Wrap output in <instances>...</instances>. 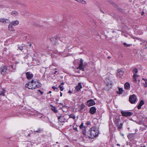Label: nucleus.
Wrapping results in <instances>:
<instances>
[{"label": "nucleus", "mask_w": 147, "mask_h": 147, "mask_svg": "<svg viewBox=\"0 0 147 147\" xmlns=\"http://www.w3.org/2000/svg\"><path fill=\"white\" fill-rule=\"evenodd\" d=\"M89 132L90 136L88 135V137L89 138L93 139L96 137L98 134V131L97 129L94 127H93L89 130Z\"/></svg>", "instance_id": "f257e3e1"}, {"label": "nucleus", "mask_w": 147, "mask_h": 147, "mask_svg": "<svg viewBox=\"0 0 147 147\" xmlns=\"http://www.w3.org/2000/svg\"><path fill=\"white\" fill-rule=\"evenodd\" d=\"M105 82L106 84V86L104 89L105 90H108L112 87V82L109 78H107L105 79Z\"/></svg>", "instance_id": "f03ea898"}, {"label": "nucleus", "mask_w": 147, "mask_h": 147, "mask_svg": "<svg viewBox=\"0 0 147 147\" xmlns=\"http://www.w3.org/2000/svg\"><path fill=\"white\" fill-rule=\"evenodd\" d=\"M34 81L32 80L31 82H28L25 85L26 87L28 88L29 89H34Z\"/></svg>", "instance_id": "7ed1b4c3"}, {"label": "nucleus", "mask_w": 147, "mask_h": 147, "mask_svg": "<svg viewBox=\"0 0 147 147\" xmlns=\"http://www.w3.org/2000/svg\"><path fill=\"white\" fill-rule=\"evenodd\" d=\"M137 98L134 94L130 96L129 98V102L132 103H134L136 100Z\"/></svg>", "instance_id": "20e7f679"}, {"label": "nucleus", "mask_w": 147, "mask_h": 147, "mask_svg": "<svg viewBox=\"0 0 147 147\" xmlns=\"http://www.w3.org/2000/svg\"><path fill=\"white\" fill-rule=\"evenodd\" d=\"M122 115L124 117L130 116L133 114V113L131 112H127L122 111L121 112Z\"/></svg>", "instance_id": "39448f33"}, {"label": "nucleus", "mask_w": 147, "mask_h": 147, "mask_svg": "<svg viewBox=\"0 0 147 147\" xmlns=\"http://www.w3.org/2000/svg\"><path fill=\"white\" fill-rule=\"evenodd\" d=\"M95 104L94 101L92 99L88 100L86 102V105L88 107H90L94 105Z\"/></svg>", "instance_id": "423d86ee"}, {"label": "nucleus", "mask_w": 147, "mask_h": 147, "mask_svg": "<svg viewBox=\"0 0 147 147\" xmlns=\"http://www.w3.org/2000/svg\"><path fill=\"white\" fill-rule=\"evenodd\" d=\"M34 82H34V87L35 88V89L37 88H40L41 87L42 84L38 81H34Z\"/></svg>", "instance_id": "0eeeda50"}, {"label": "nucleus", "mask_w": 147, "mask_h": 147, "mask_svg": "<svg viewBox=\"0 0 147 147\" xmlns=\"http://www.w3.org/2000/svg\"><path fill=\"white\" fill-rule=\"evenodd\" d=\"M26 78L28 80L31 79L33 77V75L30 72H27L26 73Z\"/></svg>", "instance_id": "6e6552de"}, {"label": "nucleus", "mask_w": 147, "mask_h": 147, "mask_svg": "<svg viewBox=\"0 0 147 147\" xmlns=\"http://www.w3.org/2000/svg\"><path fill=\"white\" fill-rule=\"evenodd\" d=\"M19 22L18 21L16 20L13 21L10 23V26H16L18 24Z\"/></svg>", "instance_id": "1a4fd4ad"}, {"label": "nucleus", "mask_w": 147, "mask_h": 147, "mask_svg": "<svg viewBox=\"0 0 147 147\" xmlns=\"http://www.w3.org/2000/svg\"><path fill=\"white\" fill-rule=\"evenodd\" d=\"M96 111V108L94 107H92L90 108V113L92 114H94Z\"/></svg>", "instance_id": "9d476101"}, {"label": "nucleus", "mask_w": 147, "mask_h": 147, "mask_svg": "<svg viewBox=\"0 0 147 147\" xmlns=\"http://www.w3.org/2000/svg\"><path fill=\"white\" fill-rule=\"evenodd\" d=\"M113 121L116 125H118L120 121V117H115Z\"/></svg>", "instance_id": "9b49d317"}, {"label": "nucleus", "mask_w": 147, "mask_h": 147, "mask_svg": "<svg viewBox=\"0 0 147 147\" xmlns=\"http://www.w3.org/2000/svg\"><path fill=\"white\" fill-rule=\"evenodd\" d=\"M124 72L123 71L121 70H118L117 73V76L118 77L121 78L123 75Z\"/></svg>", "instance_id": "f8f14e48"}, {"label": "nucleus", "mask_w": 147, "mask_h": 147, "mask_svg": "<svg viewBox=\"0 0 147 147\" xmlns=\"http://www.w3.org/2000/svg\"><path fill=\"white\" fill-rule=\"evenodd\" d=\"M58 119L59 121H61L62 122H65V118L64 117L62 116V115L58 116Z\"/></svg>", "instance_id": "ddd939ff"}, {"label": "nucleus", "mask_w": 147, "mask_h": 147, "mask_svg": "<svg viewBox=\"0 0 147 147\" xmlns=\"http://www.w3.org/2000/svg\"><path fill=\"white\" fill-rule=\"evenodd\" d=\"M77 69H79L80 70H81L83 71H84V66L83 64H81V63H80L79 64L78 67L77 68Z\"/></svg>", "instance_id": "4468645a"}, {"label": "nucleus", "mask_w": 147, "mask_h": 147, "mask_svg": "<svg viewBox=\"0 0 147 147\" xmlns=\"http://www.w3.org/2000/svg\"><path fill=\"white\" fill-rule=\"evenodd\" d=\"M82 88L80 83H78V85L76 86V89L77 92H79L80 90V89Z\"/></svg>", "instance_id": "2eb2a0df"}, {"label": "nucleus", "mask_w": 147, "mask_h": 147, "mask_svg": "<svg viewBox=\"0 0 147 147\" xmlns=\"http://www.w3.org/2000/svg\"><path fill=\"white\" fill-rule=\"evenodd\" d=\"M7 70V67L5 66H4L3 67L1 68V74L4 75L5 72H6Z\"/></svg>", "instance_id": "dca6fc26"}, {"label": "nucleus", "mask_w": 147, "mask_h": 147, "mask_svg": "<svg viewBox=\"0 0 147 147\" xmlns=\"http://www.w3.org/2000/svg\"><path fill=\"white\" fill-rule=\"evenodd\" d=\"M144 101L142 100L140 102L139 105H138L137 108L138 109H140L141 108L142 106L144 104Z\"/></svg>", "instance_id": "f3484780"}, {"label": "nucleus", "mask_w": 147, "mask_h": 147, "mask_svg": "<svg viewBox=\"0 0 147 147\" xmlns=\"http://www.w3.org/2000/svg\"><path fill=\"white\" fill-rule=\"evenodd\" d=\"M43 131V129L42 128H39L37 129H34V131L37 133H42Z\"/></svg>", "instance_id": "a211bd4d"}, {"label": "nucleus", "mask_w": 147, "mask_h": 147, "mask_svg": "<svg viewBox=\"0 0 147 147\" xmlns=\"http://www.w3.org/2000/svg\"><path fill=\"white\" fill-rule=\"evenodd\" d=\"M11 15L15 17L17 16L18 15V13L17 11H14L11 12Z\"/></svg>", "instance_id": "6ab92c4d"}, {"label": "nucleus", "mask_w": 147, "mask_h": 147, "mask_svg": "<svg viewBox=\"0 0 147 147\" xmlns=\"http://www.w3.org/2000/svg\"><path fill=\"white\" fill-rule=\"evenodd\" d=\"M138 69L136 68H134L133 71V72L134 74L133 76L134 77L135 76H138L137 75V73H138Z\"/></svg>", "instance_id": "aec40b11"}, {"label": "nucleus", "mask_w": 147, "mask_h": 147, "mask_svg": "<svg viewBox=\"0 0 147 147\" xmlns=\"http://www.w3.org/2000/svg\"><path fill=\"white\" fill-rule=\"evenodd\" d=\"M86 107L85 105L82 103L80 106L79 108L80 111V112L82 111V110L85 107Z\"/></svg>", "instance_id": "412c9836"}, {"label": "nucleus", "mask_w": 147, "mask_h": 147, "mask_svg": "<svg viewBox=\"0 0 147 147\" xmlns=\"http://www.w3.org/2000/svg\"><path fill=\"white\" fill-rule=\"evenodd\" d=\"M86 129L85 128H84V129H83L82 130V134H83V135H84V136L82 138V139H83V140H84L85 139H84V138L85 137L86 138Z\"/></svg>", "instance_id": "4be33fe9"}, {"label": "nucleus", "mask_w": 147, "mask_h": 147, "mask_svg": "<svg viewBox=\"0 0 147 147\" xmlns=\"http://www.w3.org/2000/svg\"><path fill=\"white\" fill-rule=\"evenodd\" d=\"M125 88L126 89H128L130 88V85L129 83L126 82L124 84Z\"/></svg>", "instance_id": "5701e85b"}, {"label": "nucleus", "mask_w": 147, "mask_h": 147, "mask_svg": "<svg viewBox=\"0 0 147 147\" xmlns=\"http://www.w3.org/2000/svg\"><path fill=\"white\" fill-rule=\"evenodd\" d=\"M8 20L7 19H5L4 18H1L0 19V22L3 23H7Z\"/></svg>", "instance_id": "b1692460"}, {"label": "nucleus", "mask_w": 147, "mask_h": 147, "mask_svg": "<svg viewBox=\"0 0 147 147\" xmlns=\"http://www.w3.org/2000/svg\"><path fill=\"white\" fill-rule=\"evenodd\" d=\"M57 38H59V37H57V36H55L53 37L50 38V39L51 41L53 43V42H54V41Z\"/></svg>", "instance_id": "393cba45"}, {"label": "nucleus", "mask_w": 147, "mask_h": 147, "mask_svg": "<svg viewBox=\"0 0 147 147\" xmlns=\"http://www.w3.org/2000/svg\"><path fill=\"white\" fill-rule=\"evenodd\" d=\"M123 124L122 123H120V124H119L118 125H116L117 126V129H118L120 130L122 128V126Z\"/></svg>", "instance_id": "a878e982"}, {"label": "nucleus", "mask_w": 147, "mask_h": 147, "mask_svg": "<svg viewBox=\"0 0 147 147\" xmlns=\"http://www.w3.org/2000/svg\"><path fill=\"white\" fill-rule=\"evenodd\" d=\"M123 91V89L122 88H119L118 91H117V94H121L122 93Z\"/></svg>", "instance_id": "bb28decb"}, {"label": "nucleus", "mask_w": 147, "mask_h": 147, "mask_svg": "<svg viewBox=\"0 0 147 147\" xmlns=\"http://www.w3.org/2000/svg\"><path fill=\"white\" fill-rule=\"evenodd\" d=\"M5 90L4 89H3L2 90L0 91V95H2L3 96H5Z\"/></svg>", "instance_id": "cd10ccee"}, {"label": "nucleus", "mask_w": 147, "mask_h": 147, "mask_svg": "<svg viewBox=\"0 0 147 147\" xmlns=\"http://www.w3.org/2000/svg\"><path fill=\"white\" fill-rule=\"evenodd\" d=\"M25 48V47L23 45H22V46L19 45L18 47V49L21 51L23 50Z\"/></svg>", "instance_id": "c85d7f7f"}, {"label": "nucleus", "mask_w": 147, "mask_h": 147, "mask_svg": "<svg viewBox=\"0 0 147 147\" xmlns=\"http://www.w3.org/2000/svg\"><path fill=\"white\" fill-rule=\"evenodd\" d=\"M51 109L55 113H57L58 111L56 109L55 107L53 106H52Z\"/></svg>", "instance_id": "c756f323"}, {"label": "nucleus", "mask_w": 147, "mask_h": 147, "mask_svg": "<svg viewBox=\"0 0 147 147\" xmlns=\"http://www.w3.org/2000/svg\"><path fill=\"white\" fill-rule=\"evenodd\" d=\"M59 38L58 39H56L54 41V42H53V44L54 45H58L59 43L57 42V40H59Z\"/></svg>", "instance_id": "7c9ffc66"}, {"label": "nucleus", "mask_w": 147, "mask_h": 147, "mask_svg": "<svg viewBox=\"0 0 147 147\" xmlns=\"http://www.w3.org/2000/svg\"><path fill=\"white\" fill-rule=\"evenodd\" d=\"M69 118H71L75 119L76 118L75 116L72 114H70L69 115Z\"/></svg>", "instance_id": "2f4dec72"}, {"label": "nucleus", "mask_w": 147, "mask_h": 147, "mask_svg": "<svg viewBox=\"0 0 147 147\" xmlns=\"http://www.w3.org/2000/svg\"><path fill=\"white\" fill-rule=\"evenodd\" d=\"M79 127L81 129H82L83 128H85L84 126V123L83 122H82L81 125H80L79 126Z\"/></svg>", "instance_id": "473e14b6"}, {"label": "nucleus", "mask_w": 147, "mask_h": 147, "mask_svg": "<svg viewBox=\"0 0 147 147\" xmlns=\"http://www.w3.org/2000/svg\"><path fill=\"white\" fill-rule=\"evenodd\" d=\"M138 76H133V81L134 82H137V78L136 77Z\"/></svg>", "instance_id": "72a5a7b5"}, {"label": "nucleus", "mask_w": 147, "mask_h": 147, "mask_svg": "<svg viewBox=\"0 0 147 147\" xmlns=\"http://www.w3.org/2000/svg\"><path fill=\"white\" fill-rule=\"evenodd\" d=\"M79 3H82L83 4H86V2L83 0H80Z\"/></svg>", "instance_id": "f704fd0d"}, {"label": "nucleus", "mask_w": 147, "mask_h": 147, "mask_svg": "<svg viewBox=\"0 0 147 147\" xmlns=\"http://www.w3.org/2000/svg\"><path fill=\"white\" fill-rule=\"evenodd\" d=\"M123 45H124V46L125 47H129L130 46V44H127L125 42H124L123 43Z\"/></svg>", "instance_id": "c9c22d12"}, {"label": "nucleus", "mask_w": 147, "mask_h": 147, "mask_svg": "<svg viewBox=\"0 0 147 147\" xmlns=\"http://www.w3.org/2000/svg\"><path fill=\"white\" fill-rule=\"evenodd\" d=\"M12 31L13 32L14 31V29L13 28V26H10V31Z\"/></svg>", "instance_id": "e433bc0d"}, {"label": "nucleus", "mask_w": 147, "mask_h": 147, "mask_svg": "<svg viewBox=\"0 0 147 147\" xmlns=\"http://www.w3.org/2000/svg\"><path fill=\"white\" fill-rule=\"evenodd\" d=\"M59 87L60 88V90L61 91H62L64 88L63 86H61V85H60L59 86Z\"/></svg>", "instance_id": "4c0bfd02"}, {"label": "nucleus", "mask_w": 147, "mask_h": 147, "mask_svg": "<svg viewBox=\"0 0 147 147\" xmlns=\"http://www.w3.org/2000/svg\"><path fill=\"white\" fill-rule=\"evenodd\" d=\"M145 83L144 84V86L146 88L147 87V80H145Z\"/></svg>", "instance_id": "58836bf2"}, {"label": "nucleus", "mask_w": 147, "mask_h": 147, "mask_svg": "<svg viewBox=\"0 0 147 147\" xmlns=\"http://www.w3.org/2000/svg\"><path fill=\"white\" fill-rule=\"evenodd\" d=\"M13 65H11V66H10V67H11V68L12 69H13V70H14L15 69L16 67L14 66V67H13Z\"/></svg>", "instance_id": "ea45409f"}, {"label": "nucleus", "mask_w": 147, "mask_h": 147, "mask_svg": "<svg viewBox=\"0 0 147 147\" xmlns=\"http://www.w3.org/2000/svg\"><path fill=\"white\" fill-rule=\"evenodd\" d=\"M86 124L87 125H90V122L88 121L87 122Z\"/></svg>", "instance_id": "a19ab883"}, {"label": "nucleus", "mask_w": 147, "mask_h": 147, "mask_svg": "<svg viewBox=\"0 0 147 147\" xmlns=\"http://www.w3.org/2000/svg\"><path fill=\"white\" fill-rule=\"evenodd\" d=\"M131 135H129L127 136V137L129 139H131Z\"/></svg>", "instance_id": "79ce46f5"}, {"label": "nucleus", "mask_w": 147, "mask_h": 147, "mask_svg": "<svg viewBox=\"0 0 147 147\" xmlns=\"http://www.w3.org/2000/svg\"><path fill=\"white\" fill-rule=\"evenodd\" d=\"M83 59H81L80 60V63H81V64H83Z\"/></svg>", "instance_id": "37998d69"}, {"label": "nucleus", "mask_w": 147, "mask_h": 147, "mask_svg": "<svg viewBox=\"0 0 147 147\" xmlns=\"http://www.w3.org/2000/svg\"><path fill=\"white\" fill-rule=\"evenodd\" d=\"M38 91L40 92L41 95H42L43 94V92L41 91L40 90H38Z\"/></svg>", "instance_id": "c03bdc74"}, {"label": "nucleus", "mask_w": 147, "mask_h": 147, "mask_svg": "<svg viewBox=\"0 0 147 147\" xmlns=\"http://www.w3.org/2000/svg\"><path fill=\"white\" fill-rule=\"evenodd\" d=\"M52 88L54 90H55V89H58V88H56V87H55V86H53L52 87Z\"/></svg>", "instance_id": "a18cd8bd"}, {"label": "nucleus", "mask_w": 147, "mask_h": 147, "mask_svg": "<svg viewBox=\"0 0 147 147\" xmlns=\"http://www.w3.org/2000/svg\"><path fill=\"white\" fill-rule=\"evenodd\" d=\"M75 72H76V73H79V74L80 73V71L79 70L76 71H75Z\"/></svg>", "instance_id": "49530a36"}, {"label": "nucleus", "mask_w": 147, "mask_h": 147, "mask_svg": "<svg viewBox=\"0 0 147 147\" xmlns=\"http://www.w3.org/2000/svg\"><path fill=\"white\" fill-rule=\"evenodd\" d=\"M29 134V133H28V135H25V136L27 137H28V136H30V134Z\"/></svg>", "instance_id": "de8ad7c7"}, {"label": "nucleus", "mask_w": 147, "mask_h": 147, "mask_svg": "<svg viewBox=\"0 0 147 147\" xmlns=\"http://www.w3.org/2000/svg\"><path fill=\"white\" fill-rule=\"evenodd\" d=\"M60 96H62V93L61 92H60Z\"/></svg>", "instance_id": "09e8293b"}, {"label": "nucleus", "mask_w": 147, "mask_h": 147, "mask_svg": "<svg viewBox=\"0 0 147 147\" xmlns=\"http://www.w3.org/2000/svg\"><path fill=\"white\" fill-rule=\"evenodd\" d=\"M144 14V12L143 11L141 13V15H143Z\"/></svg>", "instance_id": "8fccbe9b"}, {"label": "nucleus", "mask_w": 147, "mask_h": 147, "mask_svg": "<svg viewBox=\"0 0 147 147\" xmlns=\"http://www.w3.org/2000/svg\"><path fill=\"white\" fill-rule=\"evenodd\" d=\"M64 84V83L63 82H62L61 83V84L60 85H63Z\"/></svg>", "instance_id": "3c124183"}, {"label": "nucleus", "mask_w": 147, "mask_h": 147, "mask_svg": "<svg viewBox=\"0 0 147 147\" xmlns=\"http://www.w3.org/2000/svg\"><path fill=\"white\" fill-rule=\"evenodd\" d=\"M59 100V99L58 98H57V99L56 98V101H57H57H58Z\"/></svg>", "instance_id": "603ef678"}, {"label": "nucleus", "mask_w": 147, "mask_h": 147, "mask_svg": "<svg viewBox=\"0 0 147 147\" xmlns=\"http://www.w3.org/2000/svg\"><path fill=\"white\" fill-rule=\"evenodd\" d=\"M74 129H75L76 130V131H77V128L76 127H75L74 128Z\"/></svg>", "instance_id": "864d4df0"}, {"label": "nucleus", "mask_w": 147, "mask_h": 147, "mask_svg": "<svg viewBox=\"0 0 147 147\" xmlns=\"http://www.w3.org/2000/svg\"><path fill=\"white\" fill-rule=\"evenodd\" d=\"M68 92L69 93H71V91L70 90H69Z\"/></svg>", "instance_id": "5fc2aeb1"}, {"label": "nucleus", "mask_w": 147, "mask_h": 147, "mask_svg": "<svg viewBox=\"0 0 147 147\" xmlns=\"http://www.w3.org/2000/svg\"><path fill=\"white\" fill-rule=\"evenodd\" d=\"M140 147H146V146H141Z\"/></svg>", "instance_id": "6e6d98bb"}, {"label": "nucleus", "mask_w": 147, "mask_h": 147, "mask_svg": "<svg viewBox=\"0 0 147 147\" xmlns=\"http://www.w3.org/2000/svg\"><path fill=\"white\" fill-rule=\"evenodd\" d=\"M142 79L143 80H144L145 81H146L145 80H147V79H144V78H142Z\"/></svg>", "instance_id": "4d7b16f0"}, {"label": "nucleus", "mask_w": 147, "mask_h": 147, "mask_svg": "<svg viewBox=\"0 0 147 147\" xmlns=\"http://www.w3.org/2000/svg\"><path fill=\"white\" fill-rule=\"evenodd\" d=\"M57 72V71H55V72H54V74H56V73Z\"/></svg>", "instance_id": "13d9d810"}, {"label": "nucleus", "mask_w": 147, "mask_h": 147, "mask_svg": "<svg viewBox=\"0 0 147 147\" xmlns=\"http://www.w3.org/2000/svg\"><path fill=\"white\" fill-rule=\"evenodd\" d=\"M76 1H77L78 2H79L80 1V0H76Z\"/></svg>", "instance_id": "bf43d9fd"}, {"label": "nucleus", "mask_w": 147, "mask_h": 147, "mask_svg": "<svg viewBox=\"0 0 147 147\" xmlns=\"http://www.w3.org/2000/svg\"><path fill=\"white\" fill-rule=\"evenodd\" d=\"M107 58L108 59H110L111 58V57L110 56H108V57H107Z\"/></svg>", "instance_id": "052dcab7"}, {"label": "nucleus", "mask_w": 147, "mask_h": 147, "mask_svg": "<svg viewBox=\"0 0 147 147\" xmlns=\"http://www.w3.org/2000/svg\"><path fill=\"white\" fill-rule=\"evenodd\" d=\"M51 93V91H49V93Z\"/></svg>", "instance_id": "680f3d73"}, {"label": "nucleus", "mask_w": 147, "mask_h": 147, "mask_svg": "<svg viewBox=\"0 0 147 147\" xmlns=\"http://www.w3.org/2000/svg\"><path fill=\"white\" fill-rule=\"evenodd\" d=\"M117 146H119L120 145L119 144H117Z\"/></svg>", "instance_id": "e2e57ef3"}, {"label": "nucleus", "mask_w": 147, "mask_h": 147, "mask_svg": "<svg viewBox=\"0 0 147 147\" xmlns=\"http://www.w3.org/2000/svg\"><path fill=\"white\" fill-rule=\"evenodd\" d=\"M31 45H32V44H31L29 45L30 47H31Z\"/></svg>", "instance_id": "0e129e2a"}, {"label": "nucleus", "mask_w": 147, "mask_h": 147, "mask_svg": "<svg viewBox=\"0 0 147 147\" xmlns=\"http://www.w3.org/2000/svg\"><path fill=\"white\" fill-rule=\"evenodd\" d=\"M146 42L147 44V41H146L144 42V43Z\"/></svg>", "instance_id": "69168bd1"}, {"label": "nucleus", "mask_w": 147, "mask_h": 147, "mask_svg": "<svg viewBox=\"0 0 147 147\" xmlns=\"http://www.w3.org/2000/svg\"><path fill=\"white\" fill-rule=\"evenodd\" d=\"M8 29L9 30V25L8 26Z\"/></svg>", "instance_id": "338daca9"}, {"label": "nucleus", "mask_w": 147, "mask_h": 147, "mask_svg": "<svg viewBox=\"0 0 147 147\" xmlns=\"http://www.w3.org/2000/svg\"><path fill=\"white\" fill-rule=\"evenodd\" d=\"M24 132H25V133L27 132V133H28V131H24Z\"/></svg>", "instance_id": "774afa93"}]
</instances>
